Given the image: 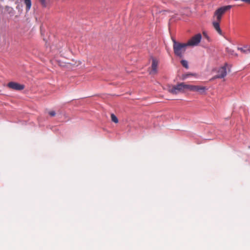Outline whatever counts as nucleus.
Here are the masks:
<instances>
[{"label":"nucleus","instance_id":"nucleus-12","mask_svg":"<svg viewBox=\"0 0 250 250\" xmlns=\"http://www.w3.org/2000/svg\"><path fill=\"white\" fill-rule=\"evenodd\" d=\"M24 3L26 5V11L28 12L31 7L32 3L31 0H24Z\"/></svg>","mask_w":250,"mask_h":250},{"label":"nucleus","instance_id":"nucleus-8","mask_svg":"<svg viewBox=\"0 0 250 250\" xmlns=\"http://www.w3.org/2000/svg\"><path fill=\"white\" fill-rule=\"evenodd\" d=\"M158 64V61L156 59H153L151 64V70L149 72L150 75H155L157 73Z\"/></svg>","mask_w":250,"mask_h":250},{"label":"nucleus","instance_id":"nucleus-16","mask_svg":"<svg viewBox=\"0 0 250 250\" xmlns=\"http://www.w3.org/2000/svg\"><path fill=\"white\" fill-rule=\"evenodd\" d=\"M111 120L113 122H114L115 123H118V119L117 117L114 114H111Z\"/></svg>","mask_w":250,"mask_h":250},{"label":"nucleus","instance_id":"nucleus-9","mask_svg":"<svg viewBox=\"0 0 250 250\" xmlns=\"http://www.w3.org/2000/svg\"><path fill=\"white\" fill-rule=\"evenodd\" d=\"M5 11L9 15L10 17H13L15 14V11L13 8L9 6H6L5 7Z\"/></svg>","mask_w":250,"mask_h":250},{"label":"nucleus","instance_id":"nucleus-5","mask_svg":"<svg viewBox=\"0 0 250 250\" xmlns=\"http://www.w3.org/2000/svg\"><path fill=\"white\" fill-rule=\"evenodd\" d=\"M227 63H225L224 66L219 68L217 71V74L214 77L213 79H222L226 77L227 74Z\"/></svg>","mask_w":250,"mask_h":250},{"label":"nucleus","instance_id":"nucleus-19","mask_svg":"<svg viewBox=\"0 0 250 250\" xmlns=\"http://www.w3.org/2000/svg\"><path fill=\"white\" fill-rule=\"evenodd\" d=\"M49 114L53 117L56 115V113L54 111H51L49 112Z\"/></svg>","mask_w":250,"mask_h":250},{"label":"nucleus","instance_id":"nucleus-6","mask_svg":"<svg viewBox=\"0 0 250 250\" xmlns=\"http://www.w3.org/2000/svg\"><path fill=\"white\" fill-rule=\"evenodd\" d=\"M207 89L208 88L205 86L190 85V91H197L202 94L205 93Z\"/></svg>","mask_w":250,"mask_h":250},{"label":"nucleus","instance_id":"nucleus-14","mask_svg":"<svg viewBox=\"0 0 250 250\" xmlns=\"http://www.w3.org/2000/svg\"><path fill=\"white\" fill-rule=\"evenodd\" d=\"M16 4H17L16 6V9L18 10V12L20 13V14H21L22 11V5L21 4L18 3V1H16Z\"/></svg>","mask_w":250,"mask_h":250},{"label":"nucleus","instance_id":"nucleus-13","mask_svg":"<svg viewBox=\"0 0 250 250\" xmlns=\"http://www.w3.org/2000/svg\"><path fill=\"white\" fill-rule=\"evenodd\" d=\"M38 1H39V2H40L41 3L42 6L44 8L48 6V4L49 2V1H47L46 0H38Z\"/></svg>","mask_w":250,"mask_h":250},{"label":"nucleus","instance_id":"nucleus-7","mask_svg":"<svg viewBox=\"0 0 250 250\" xmlns=\"http://www.w3.org/2000/svg\"><path fill=\"white\" fill-rule=\"evenodd\" d=\"M8 86L14 90H21L24 89V85L15 82H10L8 83Z\"/></svg>","mask_w":250,"mask_h":250},{"label":"nucleus","instance_id":"nucleus-18","mask_svg":"<svg viewBox=\"0 0 250 250\" xmlns=\"http://www.w3.org/2000/svg\"><path fill=\"white\" fill-rule=\"evenodd\" d=\"M190 75H192L191 74H185L183 75V79L184 80V79H186L187 78H188V77L189 76H190Z\"/></svg>","mask_w":250,"mask_h":250},{"label":"nucleus","instance_id":"nucleus-15","mask_svg":"<svg viewBox=\"0 0 250 250\" xmlns=\"http://www.w3.org/2000/svg\"><path fill=\"white\" fill-rule=\"evenodd\" d=\"M181 63L182 64V65L187 69L188 68V62L186 60H182L181 61Z\"/></svg>","mask_w":250,"mask_h":250},{"label":"nucleus","instance_id":"nucleus-3","mask_svg":"<svg viewBox=\"0 0 250 250\" xmlns=\"http://www.w3.org/2000/svg\"><path fill=\"white\" fill-rule=\"evenodd\" d=\"M232 7L231 5L224 6L217 9L214 14V17H216L217 21H220L222 15L228 10H229Z\"/></svg>","mask_w":250,"mask_h":250},{"label":"nucleus","instance_id":"nucleus-4","mask_svg":"<svg viewBox=\"0 0 250 250\" xmlns=\"http://www.w3.org/2000/svg\"><path fill=\"white\" fill-rule=\"evenodd\" d=\"M202 35L198 33L192 37L187 43L188 46H194L197 45L201 42Z\"/></svg>","mask_w":250,"mask_h":250},{"label":"nucleus","instance_id":"nucleus-11","mask_svg":"<svg viewBox=\"0 0 250 250\" xmlns=\"http://www.w3.org/2000/svg\"><path fill=\"white\" fill-rule=\"evenodd\" d=\"M220 21H213L212 24L214 29L216 31L220 34L222 35V31L220 27L219 22Z\"/></svg>","mask_w":250,"mask_h":250},{"label":"nucleus","instance_id":"nucleus-17","mask_svg":"<svg viewBox=\"0 0 250 250\" xmlns=\"http://www.w3.org/2000/svg\"><path fill=\"white\" fill-rule=\"evenodd\" d=\"M226 51L227 52L231 54V55H235L236 56H237L238 55L237 53H234V51L233 50H232L231 49H230V48H226Z\"/></svg>","mask_w":250,"mask_h":250},{"label":"nucleus","instance_id":"nucleus-1","mask_svg":"<svg viewBox=\"0 0 250 250\" xmlns=\"http://www.w3.org/2000/svg\"><path fill=\"white\" fill-rule=\"evenodd\" d=\"M173 42V50L175 54L180 58L183 57V54L186 51V48L188 46L187 43H182L177 42L174 39H172Z\"/></svg>","mask_w":250,"mask_h":250},{"label":"nucleus","instance_id":"nucleus-2","mask_svg":"<svg viewBox=\"0 0 250 250\" xmlns=\"http://www.w3.org/2000/svg\"><path fill=\"white\" fill-rule=\"evenodd\" d=\"M189 84H186L184 83H181L176 85L169 87L168 91L173 94H177L181 92H184L185 90H189Z\"/></svg>","mask_w":250,"mask_h":250},{"label":"nucleus","instance_id":"nucleus-10","mask_svg":"<svg viewBox=\"0 0 250 250\" xmlns=\"http://www.w3.org/2000/svg\"><path fill=\"white\" fill-rule=\"evenodd\" d=\"M237 49L245 54L250 53V46L249 47H248V46H244L243 47H238Z\"/></svg>","mask_w":250,"mask_h":250}]
</instances>
